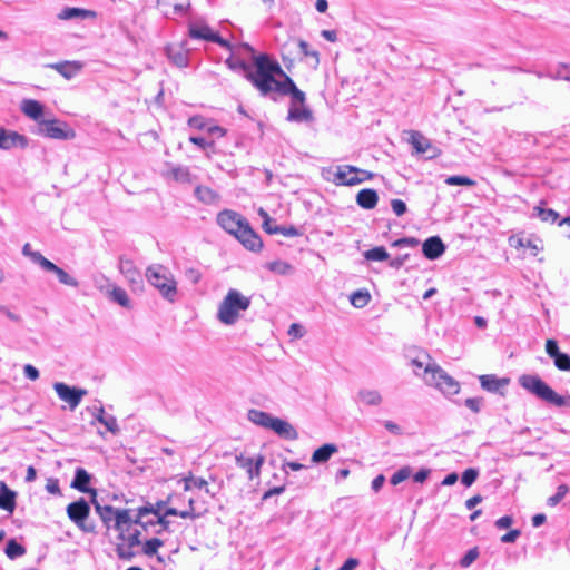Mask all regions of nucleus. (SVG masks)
<instances>
[{
    "label": "nucleus",
    "instance_id": "a211bd4d",
    "mask_svg": "<svg viewBox=\"0 0 570 570\" xmlns=\"http://www.w3.org/2000/svg\"><path fill=\"white\" fill-rule=\"evenodd\" d=\"M85 63L79 60H63L59 62L48 63L46 68L57 71L66 80H71L78 76L83 69Z\"/></svg>",
    "mask_w": 570,
    "mask_h": 570
},
{
    "label": "nucleus",
    "instance_id": "338daca9",
    "mask_svg": "<svg viewBox=\"0 0 570 570\" xmlns=\"http://www.w3.org/2000/svg\"><path fill=\"white\" fill-rule=\"evenodd\" d=\"M521 535V531L519 529H513L507 532L501 537V542L503 543H512Z\"/></svg>",
    "mask_w": 570,
    "mask_h": 570
},
{
    "label": "nucleus",
    "instance_id": "9d476101",
    "mask_svg": "<svg viewBox=\"0 0 570 570\" xmlns=\"http://www.w3.org/2000/svg\"><path fill=\"white\" fill-rule=\"evenodd\" d=\"M68 518L83 532L92 533L95 531V525L91 523H87V519L90 513V505L83 499L80 498L77 501H73L67 505L66 509Z\"/></svg>",
    "mask_w": 570,
    "mask_h": 570
},
{
    "label": "nucleus",
    "instance_id": "4c0bfd02",
    "mask_svg": "<svg viewBox=\"0 0 570 570\" xmlns=\"http://www.w3.org/2000/svg\"><path fill=\"white\" fill-rule=\"evenodd\" d=\"M110 298L112 302L119 304L121 307L131 308V301L129 299L126 291L119 286H115L110 291Z\"/></svg>",
    "mask_w": 570,
    "mask_h": 570
},
{
    "label": "nucleus",
    "instance_id": "72a5a7b5",
    "mask_svg": "<svg viewBox=\"0 0 570 570\" xmlns=\"http://www.w3.org/2000/svg\"><path fill=\"white\" fill-rule=\"evenodd\" d=\"M194 194L199 202L207 205L216 203L219 198L215 190L206 186H197Z\"/></svg>",
    "mask_w": 570,
    "mask_h": 570
},
{
    "label": "nucleus",
    "instance_id": "f704fd0d",
    "mask_svg": "<svg viewBox=\"0 0 570 570\" xmlns=\"http://www.w3.org/2000/svg\"><path fill=\"white\" fill-rule=\"evenodd\" d=\"M299 53L304 58H309L311 65L313 68H317L320 65V52L315 49H312L307 41L299 39L298 42Z\"/></svg>",
    "mask_w": 570,
    "mask_h": 570
},
{
    "label": "nucleus",
    "instance_id": "680f3d73",
    "mask_svg": "<svg viewBox=\"0 0 570 570\" xmlns=\"http://www.w3.org/2000/svg\"><path fill=\"white\" fill-rule=\"evenodd\" d=\"M188 125L191 128L203 130L207 128V120L203 116H193L188 119Z\"/></svg>",
    "mask_w": 570,
    "mask_h": 570
},
{
    "label": "nucleus",
    "instance_id": "2eb2a0df",
    "mask_svg": "<svg viewBox=\"0 0 570 570\" xmlns=\"http://www.w3.org/2000/svg\"><path fill=\"white\" fill-rule=\"evenodd\" d=\"M36 259V264H38L43 271L53 273L58 281L70 287H78L79 282L69 275L66 271L53 264L51 261L47 259L42 254L33 255Z\"/></svg>",
    "mask_w": 570,
    "mask_h": 570
},
{
    "label": "nucleus",
    "instance_id": "cd10ccee",
    "mask_svg": "<svg viewBox=\"0 0 570 570\" xmlns=\"http://www.w3.org/2000/svg\"><path fill=\"white\" fill-rule=\"evenodd\" d=\"M17 493L4 481H0V509L12 513L16 509Z\"/></svg>",
    "mask_w": 570,
    "mask_h": 570
},
{
    "label": "nucleus",
    "instance_id": "bf43d9fd",
    "mask_svg": "<svg viewBox=\"0 0 570 570\" xmlns=\"http://www.w3.org/2000/svg\"><path fill=\"white\" fill-rule=\"evenodd\" d=\"M464 404L473 413H479L481 411V406L483 404V399L482 397H469L464 401Z\"/></svg>",
    "mask_w": 570,
    "mask_h": 570
},
{
    "label": "nucleus",
    "instance_id": "052dcab7",
    "mask_svg": "<svg viewBox=\"0 0 570 570\" xmlns=\"http://www.w3.org/2000/svg\"><path fill=\"white\" fill-rule=\"evenodd\" d=\"M391 207L396 216H402L406 213L407 206L402 199H392Z\"/></svg>",
    "mask_w": 570,
    "mask_h": 570
},
{
    "label": "nucleus",
    "instance_id": "20e7f679",
    "mask_svg": "<svg viewBox=\"0 0 570 570\" xmlns=\"http://www.w3.org/2000/svg\"><path fill=\"white\" fill-rule=\"evenodd\" d=\"M145 277L148 284L157 289L165 301L176 302L178 295L177 282L168 267L161 264H151L146 268Z\"/></svg>",
    "mask_w": 570,
    "mask_h": 570
},
{
    "label": "nucleus",
    "instance_id": "aec40b11",
    "mask_svg": "<svg viewBox=\"0 0 570 570\" xmlns=\"http://www.w3.org/2000/svg\"><path fill=\"white\" fill-rule=\"evenodd\" d=\"M235 461L237 466L246 470L248 479L253 480L261 473V468L264 464V456L259 454L256 459H254L247 458L244 454H239L236 455Z\"/></svg>",
    "mask_w": 570,
    "mask_h": 570
},
{
    "label": "nucleus",
    "instance_id": "ddd939ff",
    "mask_svg": "<svg viewBox=\"0 0 570 570\" xmlns=\"http://www.w3.org/2000/svg\"><path fill=\"white\" fill-rule=\"evenodd\" d=\"M217 224L228 234L236 237L248 225V222L240 214L224 209L217 215Z\"/></svg>",
    "mask_w": 570,
    "mask_h": 570
},
{
    "label": "nucleus",
    "instance_id": "79ce46f5",
    "mask_svg": "<svg viewBox=\"0 0 570 570\" xmlns=\"http://www.w3.org/2000/svg\"><path fill=\"white\" fill-rule=\"evenodd\" d=\"M170 175L178 183H190L191 180V174L186 166H173Z\"/></svg>",
    "mask_w": 570,
    "mask_h": 570
},
{
    "label": "nucleus",
    "instance_id": "5fc2aeb1",
    "mask_svg": "<svg viewBox=\"0 0 570 570\" xmlns=\"http://www.w3.org/2000/svg\"><path fill=\"white\" fill-rule=\"evenodd\" d=\"M155 523H157V529H154V533L157 535L163 534L164 532H169L170 521L161 515V513L156 518Z\"/></svg>",
    "mask_w": 570,
    "mask_h": 570
},
{
    "label": "nucleus",
    "instance_id": "de8ad7c7",
    "mask_svg": "<svg viewBox=\"0 0 570 570\" xmlns=\"http://www.w3.org/2000/svg\"><path fill=\"white\" fill-rule=\"evenodd\" d=\"M568 492H569V487L567 484L562 483V484L558 485L557 492L547 499V505H549V507L558 505Z\"/></svg>",
    "mask_w": 570,
    "mask_h": 570
},
{
    "label": "nucleus",
    "instance_id": "c756f323",
    "mask_svg": "<svg viewBox=\"0 0 570 570\" xmlns=\"http://www.w3.org/2000/svg\"><path fill=\"white\" fill-rule=\"evenodd\" d=\"M215 31H213L208 24L204 22H191L188 27V35L193 39H199V40H206L210 41L213 40L215 36Z\"/></svg>",
    "mask_w": 570,
    "mask_h": 570
},
{
    "label": "nucleus",
    "instance_id": "e2e57ef3",
    "mask_svg": "<svg viewBox=\"0 0 570 570\" xmlns=\"http://www.w3.org/2000/svg\"><path fill=\"white\" fill-rule=\"evenodd\" d=\"M189 141L204 150H206L207 148L214 147V141H212V140L209 141V140H207L203 137H198V136H191L189 138Z\"/></svg>",
    "mask_w": 570,
    "mask_h": 570
},
{
    "label": "nucleus",
    "instance_id": "f03ea898",
    "mask_svg": "<svg viewBox=\"0 0 570 570\" xmlns=\"http://www.w3.org/2000/svg\"><path fill=\"white\" fill-rule=\"evenodd\" d=\"M265 98L273 101H278L281 97H289L291 104L287 121L291 122H313L314 116L312 110L305 105L306 95L297 88L294 80L284 71V75H278L274 82L271 85V91Z\"/></svg>",
    "mask_w": 570,
    "mask_h": 570
},
{
    "label": "nucleus",
    "instance_id": "7c9ffc66",
    "mask_svg": "<svg viewBox=\"0 0 570 570\" xmlns=\"http://www.w3.org/2000/svg\"><path fill=\"white\" fill-rule=\"evenodd\" d=\"M337 451L338 449L335 444L325 443L313 452L311 460L313 463L322 464L327 462Z\"/></svg>",
    "mask_w": 570,
    "mask_h": 570
},
{
    "label": "nucleus",
    "instance_id": "13d9d810",
    "mask_svg": "<svg viewBox=\"0 0 570 570\" xmlns=\"http://www.w3.org/2000/svg\"><path fill=\"white\" fill-rule=\"evenodd\" d=\"M546 353L550 358H554L561 351L559 350L558 342L553 338L546 341Z\"/></svg>",
    "mask_w": 570,
    "mask_h": 570
},
{
    "label": "nucleus",
    "instance_id": "423d86ee",
    "mask_svg": "<svg viewBox=\"0 0 570 570\" xmlns=\"http://www.w3.org/2000/svg\"><path fill=\"white\" fill-rule=\"evenodd\" d=\"M250 306V297L244 296L237 289H229L218 306L217 318L225 325H234L239 313L247 311Z\"/></svg>",
    "mask_w": 570,
    "mask_h": 570
},
{
    "label": "nucleus",
    "instance_id": "393cba45",
    "mask_svg": "<svg viewBox=\"0 0 570 570\" xmlns=\"http://www.w3.org/2000/svg\"><path fill=\"white\" fill-rule=\"evenodd\" d=\"M158 7L166 17L183 14L189 6V0H157Z\"/></svg>",
    "mask_w": 570,
    "mask_h": 570
},
{
    "label": "nucleus",
    "instance_id": "f257e3e1",
    "mask_svg": "<svg viewBox=\"0 0 570 570\" xmlns=\"http://www.w3.org/2000/svg\"><path fill=\"white\" fill-rule=\"evenodd\" d=\"M225 65L233 71H242L244 78L249 81L261 96H267L271 85L278 75H284L279 62L267 53L253 56V66L243 59L233 56L225 60Z\"/></svg>",
    "mask_w": 570,
    "mask_h": 570
},
{
    "label": "nucleus",
    "instance_id": "6e6552de",
    "mask_svg": "<svg viewBox=\"0 0 570 570\" xmlns=\"http://www.w3.org/2000/svg\"><path fill=\"white\" fill-rule=\"evenodd\" d=\"M97 514L107 529L114 528L118 532L117 539H124V527L130 521V509H117L112 505H102L97 498H91Z\"/></svg>",
    "mask_w": 570,
    "mask_h": 570
},
{
    "label": "nucleus",
    "instance_id": "4d7b16f0",
    "mask_svg": "<svg viewBox=\"0 0 570 570\" xmlns=\"http://www.w3.org/2000/svg\"><path fill=\"white\" fill-rule=\"evenodd\" d=\"M168 56L177 67H179V68L187 67L188 57L185 52L178 51L175 53H169Z\"/></svg>",
    "mask_w": 570,
    "mask_h": 570
},
{
    "label": "nucleus",
    "instance_id": "37998d69",
    "mask_svg": "<svg viewBox=\"0 0 570 570\" xmlns=\"http://www.w3.org/2000/svg\"><path fill=\"white\" fill-rule=\"evenodd\" d=\"M165 542L159 538H151L146 540L142 544V553L147 557L156 556L158 549L161 548Z\"/></svg>",
    "mask_w": 570,
    "mask_h": 570
},
{
    "label": "nucleus",
    "instance_id": "e433bc0d",
    "mask_svg": "<svg viewBox=\"0 0 570 570\" xmlns=\"http://www.w3.org/2000/svg\"><path fill=\"white\" fill-rule=\"evenodd\" d=\"M184 482V490L190 491L194 488L197 489H204L207 494H210L214 497V494L210 492V490L207 487V481L204 478H197L191 474L183 479Z\"/></svg>",
    "mask_w": 570,
    "mask_h": 570
},
{
    "label": "nucleus",
    "instance_id": "1a4fd4ad",
    "mask_svg": "<svg viewBox=\"0 0 570 570\" xmlns=\"http://www.w3.org/2000/svg\"><path fill=\"white\" fill-rule=\"evenodd\" d=\"M35 132L58 140H70L76 137L75 130L67 122L58 119H43L39 121Z\"/></svg>",
    "mask_w": 570,
    "mask_h": 570
},
{
    "label": "nucleus",
    "instance_id": "b1692460",
    "mask_svg": "<svg viewBox=\"0 0 570 570\" xmlns=\"http://www.w3.org/2000/svg\"><path fill=\"white\" fill-rule=\"evenodd\" d=\"M481 387L490 393L503 394L502 390L505 389L510 380L507 377H498L494 374H483L479 376Z\"/></svg>",
    "mask_w": 570,
    "mask_h": 570
},
{
    "label": "nucleus",
    "instance_id": "2f4dec72",
    "mask_svg": "<svg viewBox=\"0 0 570 570\" xmlns=\"http://www.w3.org/2000/svg\"><path fill=\"white\" fill-rule=\"evenodd\" d=\"M95 419L105 425L107 431L111 432L112 434H118L120 429L117 423V419L114 415L107 414L104 410V407L97 409V413L95 414Z\"/></svg>",
    "mask_w": 570,
    "mask_h": 570
},
{
    "label": "nucleus",
    "instance_id": "6e6d98bb",
    "mask_svg": "<svg viewBox=\"0 0 570 570\" xmlns=\"http://www.w3.org/2000/svg\"><path fill=\"white\" fill-rule=\"evenodd\" d=\"M419 244H420V242H419L417 238H414V237H403V238H399V239L394 240L392 243V246L393 247H399V248H402V247H416Z\"/></svg>",
    "mask_w": 570,
    "mask_h": 570
},
{
    "label": "nucleus",
    "instance_id": "09e8293b",
    "mask_svg": "<svg viewBox=\"0 0 570 570\" xmlns=\"http://www.w3.org/2000/svg\"><path fill=\"white\" fill-rule=\"evenodd\" d=\"M553 360L554 366L564 372L570 371V355L563 352H560Z\"/></svg>",
    "mask_w": 570,
    "mask_h": 570
},
{
    "label": "nucleus",
    "instance_id": "8fccbe9b",
    "mask_svg": "<svg viewBox=\"0 0 570 570\" xmlns=\"http://www.w3.org/2000/svg\"><path fill=\"white\" fill-rule=\"evenodd\" d=\"M411 468L410 466H403L399 469L396 472L393 473V475L390 479L391 484L397 485L401 482L405 481L411 475Z\"/></svg>",
    "mask_w": 570,
    "mask_h": 570
},
{
    "label": "nucleus",
    "instance_id": "0eeeda50",
    "mask_svg": "<svg viewBox=\"0 0 570 570\" xmlns=\"http://www.w3.org/2000/svg\"><path fill=\"white\" fill-rule=\"evenodd\" d=\"M248 420L267 430H272L274 433H276L279 438L294 441L298 439V433L295 430V428L287 421L273 416L272 414L252 409L247 413Z\"/></svg>",
    "mask_w": 570,
    "mask_h": 570
},
{
    "label": "nucleus",
    "instance_id": "4be33fe9",
    "mask_svg": "<svg viewBox=\"0 0 570 570\" xmlns=\"http://www.w3.org/2000/svg\"><path fill=\"white\" fill-rule=\"evenodd\" d=\"M91 478V474H89L87 470H85L81 466H78L75 471V476L71 481V488L82 493H90L91 498L96 499L97 491L89 487Z\"/></svg>",
    "mask_w": 570,
    "mask_h": 570
},
{
    "label": "nucleus",
    "instance_id": "774afa93",
    "mask_svg": "<svg viewBox=\"0 0 570 570\" xmlns=\"http://www.w3.org/2000/svg\"><path fill=\"white\" fill-rule=\"evenodd\" d=\"M360 564L358 559L348 558L337 570H354Z\"/></svg>",
    "mask_w": 570,
    "mask_h": 570
},
{
    "label": "nucleus",
    "instance_id": "5701e85b",
    "mask_svg": "<svg viewBox=\"0 0 570 570\" xmlns=\"http://www.w3.org/2000/svg\"><path fill=\"white\" fill-rule=\"evenodd\" d=\"M236 238L243 246L252 252H259L263 248V240L257 233L253 230L249 224L240 230Z\"/></svg>",
    "mask_w": 570,
    "mask_h": 570
},
{
    "label": "nucleus",
    "instance_id": "58836bf2",
    "mask_svg": "<svg viewBox=\"0 0 570 570\" xmlns=\"http://www.w3.org/2000/svg\"><path fill=\"white\" fill-rule=\"evenodd\" d=\"M266 268L278 275H287L293 271V266L289 263L281 259L268 262Z\"/></svg>",
    "mask_w": 570,
    "mask_h": 570
},
{
    "label": "nucleus",
    "instance_id": "3c124183",
    "mask_svg": "<svg viewBox=\"0 0 570 570\" xmlns=\"http://www.w3.org/2000/svg\"><path fill=\"white\" fill-rule=\"evenodd\" d=\"M272 232H274L276 234H281V235L286 236V237H297V236H302L303 235V232L301 229H298L297 227L293 226V225L288 226V227L275 226Z\"/></svg>",
    "mask_w": 570,
    "mask_h": 570
},
{
    "label": "nucleus",
    "instance_id": "c03bdc74",
    "mask_svg": "<svg viewBox=\"0 0 570 570\" xmlns=\"http://www.w3.org/2000/svg\"><path fill=\"white\" fill-rule=\"evenodd\" d=\"M6 554L10 559H17L26 553V549L22 544L17 542L14 539L8 541L6 546Z\"/></svg>",
    "mask_w": 570,
    "mask_h": 570
},
{
    "label": "nucleus",
    "instance_id": "49530a36",
    "mask_svg": "<svg viewBox=\"0 0 570 570\" xmlns=\"http://www.w3.org/2000/svg\"><path fill=\"white\" fill-rule=\"evenodd\" d=\"M445 184L449 186L473 187L475 181L468 176L453 175L445 178Z\"/></svg>",
    "mask_w": 570,
    "mask_h": 570
},
{
    "label": "nucleus",
    "instance_id": "4468645a",
    "mask_svg": "<svg viewBox=\"0 0 570 570\" xmlns=\"http://www.w3.org/2000/svg\"><path fill=\"white\" fill-rule=\"evenodd\" d=\"M53 389L59 399L68 403L71 410H75L80 404L82 397L88 393L85 389L70 386L62 382H56Z\"/></svg>",
    "mask_w": 570,
    "mask_h": 570
},
{
    "label": "nucleus",
    "instance_id": "6ab92c4d",
    "mask_svg": "<svg viewBox=\"0 0 570 570\" xmlns=\"http://www.w3.org/2000/svg\"><path fill=\"white\" fill-rule=\"evenodd\" d=\"M357 171L356 166L352 165H341L335 167L333 183L337 186H355L362 183V179H358L355 176Z\"/></svg>",
    "mask_w": 570,
    "mask_h": 570
},
{
    "label": "nucleus",
    "instance_id": "0e129e2a",
    "mask_svg": "<svg viewBox=\"0 0 570 570\" xmlns=\"http://www.w3.org/2000/svg\"><path fill=\"white\" fill-rule=\"evenodd\" d=\"M46 490H47L49 493L55 494V495H59V494H61L60 485H59V481H58V479L49 478V479L47 480Z\"/></svg>",
    "mask_w": 570,
    "mask_h": 570
},
{
    "label": "nucleus",
    "instance_id": "f8f14e48",
    "mask_svg": "<svg viewBox=\"0 0 570 570\" xmlns=\"http://www.w3.org/2000/svg\"><path fill=\"white\" fill-rule=\"evenodd\" d=\"M118 268L121 275L126 278L131 292L138 294L144 292V278L140 271L136 267L134 261L120 256Z\"/></svg>",
    "mask_w": 570,
    "mask_h": 570
},
{
    "label": "nucleus",
    "instance_id": "a878e982",
    "mask_svg": "<svg viewBox=\"0 0 570 570\" xmlns=\"http://www.w3.org/2000/svg\"><path fill=\"white\" fill-rule=\"evenodd\" d=\"M21 110L27 117L37 121V124H39V121L43 120L42 117L45 114V107L38 100L24 99L21 104Z\"/></svg>",
    "mask_w": 570,
    "mask_h": 570
},
{
    "label": "nucleus",
    "instance_id": "412c9836",
    "mask_svg": "<svg viewBox=\"0 0 570 570\" xmlns=\"http://www.w3.org/2000/svg\"><path fill=\"white\" fill-rule=\"evenodd\" d=\"M446 249V246L439 236H431L422 244V253L425 258L430 261L441 257Z\"/></svg>",
    "mask_w": 570,
    "mask_h": 570
},
{
    "label": "nucleus",
    "instance_id": "ea45409f",
    "mask_svg": "<svg viewBox=\"0 0 570 570\" xmlns=\"http://www.w3.org/2000/svg\"><path fill=\"white\" fill-rule=\"evenodd\" d=\"M364 257H365V259L372 261V262H383V261H387L390 255H389L387 250L385 249V247L377 246V247H374V248H371V249L364 252Z\"/></svg>",
    "mask_w": 570,
    "mask_h": 570
},
{
    "label": "nucleus",
    "instance_id": "9b49d317",
    "mask_svg": "<svg viewBox=\"0 0 570 570\" xmlns=\"http://www.w3.org/2000/svg\"><path fill=\"white\" fill-rule=\"evenodd\" d=\"M141 532L138 529H130L124 527V539H118L119 542L116 544L115 551L117 557L120 560L131 561L136 553L132 551V548L141 544Z\"/></svg>",
    "mask_w": 570,
    "mask_h": 570
},
{
    "label": "nucleus",
    "instance_id": "39448f33",
    "mask_svg": "<svg viewBox=\"0 0 570 570\" xmlns=\"http://www.w3.org/2000/svg\"><path fill=\"white\" fill-rule=\"evenodd\" d=\"M521 387L537 396L539 400L558 407H570V395H559L540 376L523 374L519 377Z\"/></svg>",
    "mask_w": 570,
    "mask_h": 570
},
{
    "label": "nucleus",
    "instance_id": "a18cd8bd",
    "mask_svg": "<svg viewBox=\"0 0 570 570\" xmlns=\"http://www.w3.org/2000/svg\"><path fill=\"white\" fill-rule=\"evenodd\" d=\"M546 76L553 80L570 81V66L559 65L554 71H548Z\"/></svg>",
    "mask_w": 570,
    "mask_h": 570
},
{
    "label": "nucleus",
    "instance_id": "603ef678",
    "mask_svg": "<svg viewBox=\"0 0 570 570\" xmlns=\"http://www.w3.org/2000/svg\"><path fill=\"white\" fill-rule=\"evenodd\" d=\"M479 471L474 468H469L461 474V482L465 487H471L478 479Z\"/></svg>",
    "mask_w": 570,
    "mask_h": 570
},
{
    "label": "nucleus",
    "instance_id": "473e14b6",
    "mask_svg": "<svg viewBox=\"0 0 570 570\" xmlns=\"http://www.w3.org/2000/svg\"><path fill=\"white\" fill-rule=\"evenodd\" d=\"M357 400L365 405L376 406L383 401L381 393L376 390L361 389L357 392Z\"/></svg>",
    "mask_w": 570,
    "mask_h": 570
},
{
    "label": "nucleus",
    "instance_id": "7ed1b4c3",
    "mask_svg": "<svg viewBox=\"0 0 570 570\" xmlns=\"http://www.w3.org/2000/svg\"><path fill=\"white\" fill-rule=\"evenodd\" d=\"M411 365L415 375L421 376V371H423L424 382L438 389L444 395H455L460 392V383L435 362L425 364L424 361L420 358H413Z\"/></svg>",
    "mask_w": 570,
    "mask_h": 570
},
{
    "label": "nucleus",
    "instance_id": "f3484780",
    "mask_svg": "<svg viewBox=\"0 0 570 570\" xmlns=\"http://www.w3.org/2000/svg\"><path fill=\"white\" fill-rule=\"evenodd\" d=\"M29 140L26 136L0 127V149L10 150L12 148L24 149L28 147Z\"/></svg>",
    "mask_w": 570,
    "mask_h": 570
},
{
    "label": "nucleus",
    "instance_id": "c85d7f7f",
    "mask_svg": "<svg viewBox=\"0 0 570 570\" xmlns=\"http://www.w3.org/2000/svg\"><path fill=\"white\" fill-rule=\"evenodd\" d=\"M379 202V195L375 189L364 188L356 194V204L363 209H373Z\"/></svg>",
    "mask_w": 570,
    "mask_h": 570
},
{
    "label": "nucleus",
    "instance_id": "a19ab883",
    "mask_svg": "<svg viewBox=\"0 0 570 570\" xmlns=\"http://www.w3.org/2000/svg\"><path fill=\"white\" fill-rule=\"evenodd\" d=\"M371 299V295L367 291L358 289L354 293H352L350 301L351 304L356 308H363L365 307Z\"/></svg>",
    "mask_w": 570,
    "mask_h": 570
},
{
    "label": "nucleus",
    "instance_id": "864d4df0",
    "mask_svg": "<svg viewBox=\"0 0 570 570\" xmlns=\"http://www.w3.org/2000/svg\"><path fill=\"white\" fill-rule=\"evenodd\" d=\"M479 557L478 548H473L466 551V553L461 558L460 566L462 568L470 567Z\"/></svg>",
    "mask_w": 570,
    "mask_h": 570
},
{
    "label": "nucleus",
    "instance_id": "bb28decb",
    "mask_svg": "<svg viewBox=\"0 0 570 570\" xmlns=\"http://www.w3.org/2000/svg\"><path fill=\"white\" fill-rule=\"evenodd\" d=\"M59 20H72V19H94L97 17V12L94 10L75 8V7H65L58 13Z\"/></svg>",
    "mask_w": 570,
    "mask_h": 570
},
{
    "label": "nucleus",
    "instance_id": "c9c22d12",
    "mask_svg": "<svg viewBox=\"0 0 570 570\" xmlns=\"http://www.w3.org/2000/svg\"><path fill=\"white\" fill-rule=\"evenodd\" d=\"M544 202H540V204L533 208V216L540 218L542 222L556 223L559 219V214L551 208H544L542 206Z\"/></svg>",
    "mask_w": 570,
    "mask_h": 570
},
{
    "label": "nucleus",
    "instance_id": "dca6fc26",
    "mask_svg": "<svg viewBox=\"0 0 570 570\" xmlns=\"http://www.w3.org/2000/svg\"><path fill=\"white\" fill-rule=\"evenodd\" d=\"M410 144L416 154L424 155L428 159H433L441 154L440 149L433 146L431 141L419 131H411Z\"/></svg>",
    "mask_w": 570,
    "mask_h": 570
},
{
    "label": "nucleus",
    "instance_id": "69168bd1",
    "mask_svg": "<svg viewBox=\"0 0 570 570\" xmlns=\"http://www.w3.org/2000/svg\"><path fill=\"white\" fill-rule=\"evenodd\" d=\"M140 512V517H147L148 514H153L154 517H158L161 512L159 509H156L154 504L147 503L144 507L137 509Z\"/></svg>",
    "mask_w": 570,
    "mask_h": 570
}]
</instances>
